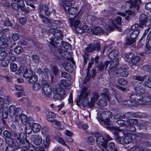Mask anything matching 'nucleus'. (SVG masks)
Instances as JSON below:
<instances>
[{"label": "nucleus", "instance_id": "de8ad7c7", "mask_svg": "<svg viewBox=\"0 0 151 151\" xmlns=\"http://www.w3.org/2000/svg\"><path fill=\"white\" fill-rule=\"evenodd\" d=\"M136 41L132 39H131V38L128 37H127L125 42V43L127 46H130Z\"/></svg>", "mask_w": 151, "mask_h": 151}, {"label": "nucleus", "instance_id": "a878e982", "mask_svg": "<svg viewBox=\"0 0 151 151\" xmlns=\"http://www.w3.org/2000/svg\"><path fill=\"white\" fill-rule=\"evenodd\" d=\"M119 59L117 58L115 60L109 62V64H110L109 68L111 70L117 67L119 64Z\"/></svg>", "mask_w": 151, "mask_h": 151}, {"label": "nucleus", "instance_id": "39448f33", "mask_svg": "<svg viewBox=\"0 0 151 151\" xmlns=\"http://www.w3.org/2000/svg\"><path fill=\"white\" fill-rule=\"evenodd\" d=\"M104 90L105 93H103L102 94L105 98L100 99L97 103L98 105L102 106H106L107 105V99L109 100L107 89L105 88Z\"/></svg>", "mask_w": 151, "mask_h": 151}, {"label": "nucleus", "instance_id": "ea45409f", "mask_svg": "<svg viewBox=\"0 0 151 151\" xmlns=\"http://www.w3.org/2000/svg\"><path fill=\"white\" fill-rule=\"evenodd\" d=\"M114 118L116 119H122L124 118L126 116H128L127 115H125L123 113H120L117 114H115L114 115Z\"/></svg>", "mask_w": 151, "mask_h": 151}, {"label": "nucleus", "instance_id": "052dcab7", "mask_svg": "<svg viewBox=\"0 0 151 151\" xmlns=\"http://www.w3.org/2000/svg\"><path fill=\"white\" fill-rule=\"evenodd\" d=\"M149 17H150V16L148 17L147 15L144 14H141L140 16L139 20L141 24L142 22H144Z\"/></svg>", "mask_w": 151, "mask_h": 151}, {"label": "nucleus", "instance_id": "5fc2aeb1", "mask_svg": "<svg viewBox=\"0 0 151 151\" xmlns=\"http://www.w3.org/2000/svg\"><path fill=\"white\" fill-rule=\"evenodd\" d=\"M126 126V129L127 130L132 132H134L136 131V129L135 127L132 124H127Z\"/></svg>", "mask_w": 151, "mask_h": 151}, {"label": "nucleus", "instance_id": "c03bdc74", "mask_svg": "<svg viewBox=\"0 0 151 151\" xmlns=\"http://www.w3.org/2000/svg\"><path fill=\"white\" fill-rule=\"evenodd\" d=\"M37 76L35 75H32L29 79V82L32 83H34L38 80Z\"/></svg>", "mask_w": 151, "mask_h": 151}, {"label": "nucleus", "instance_id": "6e6552de", "mask_svg": "<svg viewBox=\"0 0 151 151\" xmlns=\"http://www.w3.org/2000/svg\"><path fill=\"white\" fill-rule=\"evenodd\" d=\"M109 128L110 129H114L115 130V132H114L115 134V137L116 141L120 143H122V141H121L122 138L119 135V132H122L123 133L124 132V131L122 130V129H120L117 127H109Z\"/></svg>", "mask_w": 151, "mask_h": 151}, {"label": "nucleus", "instance_id": "c9c22d12", "mask_svg": "<svg viewBox=\"0 0 151 151\" xmlns=\"http://www.w3.org/2000/svg\"><path fill=\"white\" fill-rule=\"evenodd\" d=\"M139 33L138 31H133L130 34L129 37L136 41L137 38Z\"/></svg>", "mask_w": 151, "mask_h": 151}, {"label": "nucleus", "instance_id": "9b49d317", "mask_svg": "<svg viewBox=\"0 0 151 151\" xmlns=\"http://www.w3.org/2000/svg\"><path fill=\"white\" fill-rule=\"evenodd\" d=\"M145 86L142 83H139L135 88L136 92L138 93L143 94L146 93Z\"/></svg>", "mask_w": 151, "mask_h": 151}, {"label": "nucleus", "instance_id": "58836bf2", "mask_svg": "<svg viewBox=\"0 0 151 151\" xmlns=\"http://www.w3.org/2000/svg\"><path fill=\"white\" fill-rule=\"evenodd\" d=\"M20 112L19 111V114H16L12 115L13 121L15 123L18 122L20 119Z\"/></svg>", "mask_w": 151, "mask_h": 151}, {"label": "nucleus", "instance_id": "cd10ccee", "mask_svg": "<svg viewBox=\"0 0 151 151\" xmlns=\"http://www.w3.org/2000/svg\"><path fill=\"white\" fill-rule=\"evenodd\" d=\"M119 53L118 51L116 50H114L109 54V58L111 60H113L116 57Z\"/></svg>", "mask_w": 151, "mask_h": 151}, {"label": "nucleus", "instance_id": "69168bd1", "mask_svg": "<svg viewBox=\"0 0 151 151\" xmlns=\"http://www.w3.org/2000/svg\"><path fill=\"white\" fill-rule=\"evenodd\" d=\"M93 49L94 50H97V51H99L100 50V44L99 43H96L93 44Z\"/></svg>", "mask_w": 151, "mask_h": 151}, {"label": "nucleus", "instance_id": "4468645a", "mask_svg": "<svg viewBox=\"0 0 151 151\" xmlns=\"http://www.w3.org/2000/svg\"><path fill=\"white\" fill-rule=\"evenodd\" d=\"M21 109L18 108H16V106L13 105H11L9 107L8 112L11 116L16 114H19Z\"/></svg>", "mask_w": 151, "mask_h": 151}, {"label": "nucleus", "instance_id": "423d86ee", "mask_svg": "<svg viewBox=\"0 0 151 151\" xmlns=\"http://www.w3.org/2000/svg\"><path fill=\"white\" fill-rule=\"evenodd\" d=\"M95 136L96 138V142L98 144L101 145L103 147H107L108 142L105 140L104 138L100 134L98 133L95 135Z\"/></svg>", "mask_w": 151, "mask_h": 151}, {"label": "nucleus", "instance_id": "bb28decb", "mask_svg": "<svg viewBox=\"0 0 151 151\" xmlns=\"http://www.w3.org/2000/svg\"><path fill=\"white\" fill-rule=\"evenodd\" d=\"M90 102H89L88 98H84L82 99L80 102L79 103V105L82 106L83 107H85V106H88L90 107Z\"/></svg>", "mask_w": 151, "mask_h": 151}, {"label": "nucleus", "instance_id": "0e129e2a", "mask_svg": "<svg viewBox=\"0 0 151 151\" xmlns=\"http://www.w3.org/2000/svg\"><path fill=\"white\" fill-rule=\"evenodd\" d=\"M146 77L147 76L146 75L144 76L137 75L135 76V78L136 80L143 81Z\"/></svg>", "mask_w": 151, "mask_h": 151}, {"label": "nucleus", "instance_id": "20e7f679", "mask_svg": "<svg viewBox=\"0 0 151 151\" xmlns=\"http://www.w3.org/2000/svg\"><path fill=\"white\" fill-rule=\"evenodd\" d=\"M90 91L87 89V88L83 87L81 89L80 93L78 99L76 101L77 105L79 106V103L81 101L82 99L84 98H88V96L90 93Z\"/></svg>", "mask_w": 151, "mask_h": 151}, {"label": "nucleus", "instance_id": "79ce46f5", "mask_svg": "<svg viewBox=\"0 0 151 151\" xmlns=\"http://www.w3.org/2000/svg\"><path fill=\"white\" fill-rule=\"evenodd\" d=\"M118 82L119 84L122 86H125L128 83V82L127 80L121 78L118 79Z\"/></svg>", "mask_w": 151, "mask_h": 151}, {"label": "nucleus", "instance_id": "a18cd8bd", "mask_svg": "<svg viewBox=\"0 0 151 151\" xmlns=\"http://www.w3.org/2000/svg\"><path fill=\"white\" fill-rule=\"evenodd\" d=\"M56 114L52 112H48L47 114L46 118L47 120L48 121V120H51L50 118H54L56 117Z\"/></svg>", "mask_w": 151, "mask_h": 151}, {"label": "nucleus", "instance_id": "4be33fe9", "mask_svg": "<svg viewBox=\"0 0 151 151\" xmlns=\"http://www.w3.org/2000/svg\"><path fill=\"white\" fill-rule=\"evenodd\" d=\"M141 0H134V2H133L132 0H130L127 1V2L130 4L132 6L135 7H137V9L138 10L139 6L141 3Z\"/></svg>", "mask_w": 151, "mask_h": 151}, {"label": "nucleus", "instance_id": "f257e3e1", "mask_svg": "<svg viewBox=\"0 0 151 151\" xmlns=\"http://www.w3.org/2000/svg\"><path fill=\"white\" fill-rule=\"evenodd\" d=\"M130 99L132 101L133 106L136 107L139 104L144 105L147 104V102L149 101L146 100L145 98L143 97L139 93L136 94L134 93L131 95Z\"/></svg>", "mask_w": 151, "mask_h": 151}, {"label": "nucleus", "instance_id": "b1692460", "mask_svg": "<svg viewBox=\"0 0 151 151\" xmlns=\"http://www.w3.org/2000/svg\"><path fill=\"white\" fill-rule=\"evenodd\" d=\"M132 140V137L130 135H128L125 137L122 140V143L123 145H126L130 143Z\"/></svg>", "mask_w": 151, "mask_h": 151}, {"label": "nucleus", "instance_id": "338daca9", "mask_svg": "<svg viewBox=\"0 0 151 151\" xmlns=\"http://www.w3.org/2000/svg\"><path fill=\"white\" fill-rule=\"evenodd\" d=\"M143 148L141 146L134 147H133L131 150V151H143Z\"/></svg>", "mask_w": 151, "mask_h": 151}, {"label": "nucleus", "instance_id": "37998d69", "mask_svg": "<svg viewBox=\"0 0 151 151\" xmlns=\"http://www.w3.org/2000/svg\"><path fill=\"white\" fill-rule=\"evenodd\" d=\"M142 24L145 27H149L151 25V16L146 20Z\"/></svg>", "mask_w": 151, "mask_h": 151}, {"label": "nucleus", "instance_id": "f03ea898", "mask_svg": "<svg viewBox=\"0 0 151 151\" xmlns=\"http://www.w3.org/2000/svg\"><path fill=\"white\" fill-rule=\"evenodd\" d=\"M53 97L55 99L60 100L63 99L65 97V91L62 88L57 87L53 91Z\"/></svg>", "mask_w": 151, "mask_h": 151}, {"label": "nucleus", "instance_id": "4c0bfd02", "mask_svg": "<svg viewBox=\"0 0 151 151\" xmlns=\"http://www.w3.org/2000/svg\"><path fill=\"white\" fill-rule=\"evenodd\" d=\"M58 51L60 55L63 57L65 58L66 55L68 54V52L65 51L64 49L59 48L58 49Z\"/></svg>", "mask_w": 151, "mask_h": 151}, {"label": "nucleus", "instance_id": "c85d7f7f", "mask_svg": "<svg viewBox=\"0 0 151 151\" xmlns=\"http://www.w3.org/2000/svg\"><path fill=\"white\" fill-rule=\"evenodd\" d=\"M48 10V6L46 5H43L40 9V11L42 13H44L46 15L48 16L50 14V12Z\"/></svg>", "mask_w": 151, "mask_h": 151}, {"label": "nucleus", "instance_id": "7ed1b4c3", "mask_svg": "<svg viewBox=\"0 0 151 151\" xmlns=\"http://www.w3.org/2000/svg\"><path fill=\"white\" fill-rule=\"evenodd\" d=\"M112 113L109 111H104L101 113L99 117L101 121L104 122L105 124L107 125V127H106V128H109V126L111 122L109 120L110 118L111 117Z\"/></svg>", "mask_w": 151, "mask_h": 151}, {"label": "nucleus", "instance_id": "680f3d73", "mask_svg": "<svg viewBox=\"0 0 151 151\" xmlns=\"http://www.w3.org/2000/svg\"><path fill=\"white\" fill-rule=\"evenodd\" d=\"M144 85L147 87L151 88V76L149 77L147 80L145 82Z\"/></svg>", "mask_w": 151, "mask_h": 151}, {"label": "nucleus", "instance_id": "7c9ffc66", "mask_svg": "<svg viewBox=\"0 0 151 151\" xmlns=\"http://www.w3.org/2000/svg\"><path fill=\"white\" fill-rule=\"evenodd\" d=\"M6 151H22L21 148L12 147V146L7 145L6 149Z\"/></svg>", "mask_w": 151, "mask_h": 151}, {"label": "nucleus", "instance_id": "3c124183", "mask_svg": "<svg viewBox=\"0 0 151 151\" xmlns=\"http://www.w3.org/2000/svg\"><path fill=\"white\" fill-rule=\"evenodd\" d=\"M140 60V57L137 56H135L134 58H132L131 60V62L134 65H136Z\"/></svg>", "mask_w": 151, "mask_h": 151}, {"label": "nucleus", "instance_id": "f8f14e48", "mask_svg": "<svg viewBox=\"0 0 151 151\" xmlns=\"http://www.w3.org/2000/svg\"><path fill=\"white\" fill-rule=\"evenodd\" d=\"M126 115H127V116H128V117H130V116H132L134 117L143 118L146 117L145 113L140 112L134 113L131 112H129L126 114Z\"/></svg>", "mask_w": 151, "mask_h": 151}, {"label": "nucleus", "instance_id": "72a5a7b5", "mask_svg": "<svg viewBox=\"0 0 151 151\" xmlns=\"http://www.w3.org/2000/svg\"><path fill=\"white\" fill-rule=\"evenodd\" d=\"M126 13H120V14L124 17L127 16V17H125V18L127 20H129V15H132V14L134 13L133 12L129 10L127 11Z\"/></svg>", "mask_w": 151, "mask_h": 151}, {"label": "nucleus", "instance_id": "2eb2a0df", "mask_svg": "<svg viewBox=\"0 0 151 151\" xmlns=\"http://www.w3.org/2000/svg\"><path fill=\"white\" fill-rule=\"evenodd\" d=\"M62 66L65 70L69 72H71L73 70V66L69 62L65 61L61 64Z\"/></svg>", "mask_w": 151, "mask_h": 151}, {"label": "nucleus", "instance_id": "864d4df0", "mask_svg": "<svg viewBox=\"0 0 151 151\" xmlns=\"http://www.w3.org/2000/svg\"><path fill=\"white\" fill-rule=\"evenodd\" d=\"M108 145L109 149L111 150L110 151H114L115 149H117L116 147L115 144L113 142L109 143Z\"/></svg>", "mask_w": 151, "mask_h": 151}, {"label": "nucleus", "instance_id": "8fccbe9b", "mask_svg": "<svg viewBox=\"0 0 151 151\" xmlns=\"http://www.w3.org/2000/svg\"><path fill=\"white\" fill-rule=\"evenodd\" d=\"M116 123L120 125V126H127L128 124L127 120V121L119 119L116 121Z\"/></svg>", "mask_w": 151, "mask_h": 151}, {"label": "nucleus", "instance_id": "5701e85b", "mask_svg": "<svg viewBox=\"0 0 151 151\" xmlns=\"http://www.w3.org/2000/svg\"><path fill=\"white\" fill-rule=\"evenodd\" d=\"M0 40L2 43L0 45V50L3 51L4 50L8 47V44L6 42V40L4 38V37H1Z\"/></svg>", "mask_w": 151, "mask_h": 151}, {"label": "nucleus", "instance_id": "c756f323", "mask_svg": "<svg viewBox=\"0 0 151 151\" xmlns=\"http://www.w3.org/2000/svg\"><path fill=\"white\" fill-rule=\"evenodd\" d=\"M111 23L113 26L110 25L109 26V30H113L114 29V28L117 29L119 31H121L122 29L120 27H118L115 23V21L114 20H112Z\"/></svg>", "mask_w": 151, "mask_h": 151}, {"label": "nucleus", "instance_id": "bf43d9fd", "mask_svg": "<svg viewBox=\"0 0 151 151\" xmlns=\"http://www.w3.org/2000/svg\"><path fill=\"white\" fill-rule=\"evenodd\" d=\"M128 124H138L139 123L138 120L137 119H129L127 120Z\"/></svg>", "mask_w": 151, "mask_h": 151}, {"label": "nucleus", "instance_id": "49530a36", "mask_svg": "<svg viewBox=\"0 0 151 151\" xmlns=\"http://www.w3.org/2000/svg\"><path fill=\"white\" fill-rule=\"evenodd\" d=\"M20 2L21 4H19V8L21 10L26 13L27 12H28V10L26 8L24 7L25 4L23 1V0H21Z\"/></svg>", "mask_w": 151, "mask_h": 151}, {"label": "nucleus", "instance_id": "e433bc0d", "mask_svg": "<svg viewBox=\"0 0 151 151\" xmlns=\"http://www.w3.org/2000/svg\"><path fill=\"white\" fill-rule=\"evenodd\" d=\"M109 64V62L108 61L106 62L104 64L100 63L98 66V70L99 71H101L104 69L105 67V69H106Z\"/></svg>", "mask_w": 151, "mask_h": 151}, {"label": "nucleus", "instance_id": "9d476101", "mask_svg": "<svg viewBox=\"0 0 151 151\" xmlns=\"http://www.w3.org/2000/svg\"><path fill=\"white\" fill-rule=\"evenodd\" d=\"M42 90V93L47 97L51 95L52 92L51 87L48 83L43 85Z\"/></svg>", "mask_w": 151, "mask_h": 151}, {"label": "nucleus", "instance_id": "2f4dec72", "mask_svg": "<svg viewBox=\"0 0 151 151\" xmlns=\"http://www.w3.org/2000/svg\"><path fill=\"white\" fill-rule=\"evenodd\" d=\"M41 128V126L37 123H34L32 124V129L34 132H39Z\"/></svg>", "mask_w": 151, "mask_h": 151}, {"label": "nucleus", "instance_id": "aec40b11", "mask_svg": "<svg viewBox=\"0 0 151 151\" xmlns=\"http://www.w3.org/2000/svg\"><path fill=\"white\" fill-rule=\"evenodd\" d=\"M20 119L22 123L25 125L28 124L29 126L30 123L29 121V118H27V116L22 114L20 115Z\"/></svg>", "mask_w": 151, "mask_h": 151}, {"label": "nucleus", "instance_id": "f704fd0d", "mask_svg": "<svg viewBox=\"0 0 151 151\" xmlns=\"http://www.w3.org/2000/svg\"><path fill=\"white\" fill-rule=\"evenodd\" d=\"M78 10L75 7H70L68 8V13L71 15H74L77 12Z\"/></svg>", "mask_w": 151, "mask_h": 151}, {"label": "nucleus", "instance_id": "0eeeda50", "mask_svg": "<svg viewBox=\"0 0 151 151\" xmlns=\"http://www.w3.org/2000/svg\"><path fill=\"white\" fill-rule=\"evenodd\" d=\"M69 22L70 26L72 28H76L81 22L80 18L78 16H75L73 18H70L69 19Z\"/></svg>", "mask_w": 151, "mask_h": 151}, {"label": "nucleus", "instance_id": "774afa93", "mask_svg": "<svg viewBox=\"0 0 151 151\" xmlns=\"http://www.w3.org/2000/svg\"><path fill=\"white\" fill-rule=\"evenodd\" d=\"M115 97L117 101L119 103H122L123 101L122 98L120 94L116 93L115 95Z\"/></svg>", "mask_w": 151, "mask_h": 151}, {"label": "nucleus", "instance_id": "4d7b16f0", "mask_svg": "<svg viewBox=\"0 0 151 151\" xmlns=\"http://www.w3.org/2000/svg\"><path fill=\"white\" fill-rule=\"evenodd\" d=\"M52 70L55 76H57L59 74L60 70L56 66H53L52 69Z\"/></svg>", "mask_w": 151, "mask_h": 151}, {"label": "nucleus", "instance_id": "a19ab883", "mask_svg": "<svg viewBox=\"0 0 151 151\" xmlns=\"http://www.w3.org/2000/svg\"><path fill=\"white\" fill-rule=\"evenodd\" d=\"M61 84L63 86H69L70 85V83L69 81L65 79H62L60 81Z\"/></svg>", "mask_w": 151, "mask_h": 151}, {"label": "nucleus", "instance_id": "393cba45", "mask_svg": "<svg viewBox=\"0 0 151 151\" xmlns=\"http://www.w3.org/2000/svg\"><path fill=\"white\" fill-rule=\"evenodd\" d=\"M33 142L35 145H40L42 142V139L39 135H35L33 136Z\"/></svg>", "mask_w": 151, "mask_h": 151}, {"label": "nucleus", "instance_id": "13d9d810", "mask_svg": "<svg viewBox=\"0 0 151 151\" xmlns=\"http://www.w3.org/2000/svg\"><path fill=\"white\" fill-rule=\"evenodd\" d=\"M140 26L138 24L135 23L132 26L131 29L132 30H134V31H138L140 33Z\"/></svg>", "mask_w": 151, "mask_h": 151}, {"label": "nucleus", "instance_id": "473e14b6", "mask_svg": "<svg viewBox=\"0 0 151 151\" xmlns=\"http://www.w3.org/2000/svg\"><path fill=\"white\" fill-rule=\"evenodd\" d=\"M104 30L100 27H96L93 30V33L95 35H97L103 32Z\"/></svg>", "mask_w": 151, "mask_h": 151}, {"label": "nucleus", "instance_id": "412c9836", "mask_svg": "<svg viewBox=\"0 0 151 151\" xmlns=\"http://www.w3.org/2000/svg\"><path fill=\"white\" fill-rule=\"evenodd\" d=\"M50 31L52 32L53 35L55 37H62V32L59 30L51 28L50 29Z\"/></svg>", "mask_w": 151, "mask_h": 151}, {"label": "nucleus", "instance_id": "a211bd4d", "mask_svg": "<svg viewBox=\"0 0 151 151\" xmlns=\"http://www.w3.org/2000/svg\"><path fill=\"white\" fill-rule=\"evenodd\" d=\"M90 27L87 25H84L82 28L80 27L77 28L76 29V32L79 33H82L83 32H90Z\"/></svg>", "mask_w": 151, "mask_h": 151}, {"label": "nucleus", "instance_id": "ddd939ff", "mask_svg": "<svg viewBox=\"0 0 151 151\" xmlns=\"http://www.w3.org/2000/svg\"><path fill=\"white\" fill-rule=\"evenodd\" d=\"M19 138L18 139V143L19 144V147L21 143L24 144L25 141L27 143H29V141L27 139V135L26 134L21 133L19 134Z\"/></svg>", "mask_w": 151, "mask_h": 151}, {"label": "nucleus", "instance_id": "6e6d98bb", "mask_svg": "<svg viewBox=\"0 0 151 151\" xmlns=\"http://www.w3.org/2000/svg\"><path fill=\"white\" fill-rule=\"evenodd\" d=\"M133 103L131 99V100H125L123 101H122V102L121 104H124L125 105H128L129 106H133Z\"/></svg>", "mask_w": 151, "mask_h": 151}, {"label": "nucleus", "instance_id": "e2e57ef3", "mask_svg": "<svg viewBox=\"0 0 151 151\" xmlns=\"http://www.w3.org/2000/svg\"><path fill=\"white\" fill-rule=\"evenodd\" d=\"M10 68L12 72H15L17 69V65L16 64L12 63L10 65Z\"/></svg>", "mask_w": 151, "mask_h": 151}, {"label": "nucleus", "instance_id": "1a4fd4ad", "mask_svg": "<svg viewBox=\"0 0 151 151\" xmlns=\"http://www.w3.org/2000/svg\"><path fill=\"white\" fill-rule=\"evenodd\" d=\"M48 121L51 123L53 127L57 129L63 130L64 129V125L60 121L56 119L49 120Z\"/></svg>", "mask_w": 151, "mask_h": 151}, {"label": "nucleus", "instance_id": "603ef678", "mask_svg": "<svg viewBox=\"0 0 151 151\" xmlns=\"http://www.w3.org/2000/svg\"><path fill=\"white\" fill-rule=\"evenodd\" d=\"M93 44H89L87 47L85 49V51L88 52H92L94 51V49H93Z\"/></svg>", "mask_w": 151, "mask_h": 151}, {"label": "nucleus", "instance_id": "f3484780", "mask_svg": "<svg viewBox=\"0 0 151 151\" xmlns=\"http://www.w3.org/2000/svg\"><path fill=\"white\" fill-rule=\"evenodd\" d=\"M6 143L8 145L12 146V147H16V148L19 147V144L18 141L16 140H14L13 139L11 138H7L6 140Z\"/></svg>", "mask_w": 151, "mask_h": 151}, {"label": "nucleus", "instance_id": "dca6fc26", "mask_svg": "<svg viewBox=\"0 0 151 151\" xmlns=\"http://www.w3.org/2000/svg\"><path fill=\"white\" fill-rule=\"evenodd\" d=\"M92 96L91 99L90 108H92L94 107L96 101L99 98V95L97 93L94 92L92 93Z\"/></svg>", "mask_w": 151, "mask_h": 151}, {"label": "nucleus", "instance_id": "09e8293b", "mask_svg": "<svg viewBox=\"0 0 151 151\" xmlns=\"http://www.w3.org/2000/svg\"><path fill=\"white\" fill-rule=\"evenodd\" d=\"M41 85L38 83H35L33 86V88L36 91H39L41 89Z\"/></svg>", "mask_w": 151, "mask_h": 151}, {"label": "nucleus", "instance_id": "6ab92c4d", "mask_svg": "<svg viewBox=\"0 0 151 151\" xmlns=\"http://www.w3.org/2000/svg\"><path fill=\"white\" fill-rule=\"evenodd\" d=\"M23 69H24L23 77L26 78H29V79L33 74L32 70L30 69H26L25 67H24Z\"/></svg>", "mask_w": 151, "mask_h": 151}]
</instances>
